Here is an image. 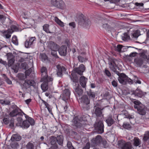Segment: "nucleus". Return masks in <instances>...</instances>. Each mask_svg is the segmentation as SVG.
I'll return each mask as SVG.
<instances>
[{
    "label": "nucleus",
    "mask_w": 149,
    "mask_h": 149,
    "mask_svg": "<svg viewBox=\"0 0 149 149\" xmlns=\"http://www.w3.org/2000/svg\"><path fill=\"white\" fill-rule=\"evenodd\" d=\"M20 126L24 128H27L29 127V123L27 120H24L21 123Z\"/></svg>",
    "instance_id": "obj_35"
},
{
    "label": "nucleus",
    "mask_w": 149,
    "mask_h": 149,
    "mask_svg": "<svg viewBox=\"0 0 149 149\" xmlns=\"http://www.w3.org/2000/svg\"><path fill=\"white\" fill-rule=\"evenodd\" d=\"M100 22L102 24V27L105 29L107 30L110 28V26L108 24V21L106 18L102 19Z\"/></svg>",
    "instance_id": "obj_24"
},
{
    "label": "nucleus",
    "mask_w": 149,
    "mask_h": 149,
    "mask_svg": "<svg viewBox=\"0 0 149 149\" xmlns=\"http://www.w3.org/2000/svg\"><path fill=\"white\" fill-rule=\"evenodd\" d=\"M72 125L77 128H80L82 126V121L78 118L77 116L74 117L72 120Z\"/></svg>",
    "instance_id": "obj_15"
},
{
    "label": "nucleus",
    "mask_w": 149,
    "mask_h": 149,
    "mask_svg": "<svg viewBox=\"0 0 149 149\" xmlns=\"http://www.w3.org/2000/svg\"><path fill=\"white\" fill-rule=\"evenodd\" d=\"M86 70V67L83 64H81L78 67L74 68L72 71L75 73L81 76L83 74V73Z\"/></svg>",
    "instance_id": "obj_10"
},
{
    "label": "nucleus",
    "mask_w": 149,
    "mask_h": 149,
    "mask_svg": "<svg viewBox=\"0 0 149 149\" xmlns=\"http://www.w3.org/2000/svg\"><path fill=\"white\" fill-rule=\"evenodd\" d=\"M77 58L79 61L81 63L86 62L88 60L85 56H82L81 55H79Z\"/></svg>",
    "instance_id": "obj_39"
},
{
    "label": "nucleus",
    "mask_w": 149,
    "mask_h": 149,
    "mask_svg": "<svg viewBox=\"0 0 149 149\" xmlns=\"http://www.w3.org/2000/svg\"><path fill=\"white\" fill-rule=\"evenodd\" d=\"M36 85V83L32 80L26 79L24 82L21 85L22 89L24 91L28 92L30 90L31 86H34Z\"/></svg>",
    "instance_id": "obj_5"
},
{
    "label": "nucleus",
    "mask_w": 149,
    "mask_h": 149,
    "mask_svg": "<svg viewBox=\"0 0 149 149\" xmlns=\"http://www.w3.org/2000/svg\"><path fill=\"white\" fill-rule=\"evenodd\" d=\"M41 76V80L48 81H53V79L50 77H49L47 74V70L46 67H42L40 69Z\"/></svg>",
    "instance_id": "obj_8"
},
{
    "label": "nucleus",
    "mask_w": 149,
    "mask_h": 149,
    "mask_svg": "<svg viewBox=\"0 0 149 149\" xmlns=\"http://www.w3.org/2000/svg\"><path fill=\"white\" fill-rule=\"evenodd\" d=\"M135 4L137 8H139V7H143L144 5L143 3H138L137 2Z\"/></svg>",
    "instance_id": "obj_63"
},
{
    "label": "nucleus",
    "mask_w": 149,
    "mask_h": 149,
    "mask_svg": "<svg viewBox=\"0 0 149 149\" xmlns=\"http://www.w3.org/2000/svg\"><path fill=\"white\" fill-rule=\"evenodd\" d=\"M104 73L108 77H110L111 76V73L110 71L106 68L104 70Z\"/></svg>",
    "instance_id": "obj_61"
},
{
    "label": "nucleus",
    "mask_w": 149,
    "mask_h": 149,
    "mask_svg": "<svg viewBox=\"0 0 149 149\" xmlns=\"http://www.w3.org/2000/svg\"><path fill=\"white\" fill-rule=\"evenodd\" d=\"M95 129L98 134H101L104 132V125L102 120L97 119L94 124Z\"/></svg>",
    "instance_id": "obj_6"
},
{
    "label": "nucleus",
    "mask_w": 149,
    "mask_h": 149,
    "mask_svg": "<svg viewBox=\"0 0 149 149\" xmlns=\"http://www.w3.org/2000/svg\"><path fill=\"white\" fill-rule=\"evenodd\" d=\"M43 30L47 33H50L49 29V25L47 24L44 25L43 26Z\"/></svg>",
    "instance_id": "obj_47"
},
{
    "label": "nucleus",
    "mask_w": 149,
    "mask_h": 149,
    "mask_svg": "<svg viewBox=\"0 0 149 149\" xmlns=\"http://www.w3.org/2000/svg\"><path fill=\"white\" fill-rule=\"evenodd\" d=\"M42 101L43 104L45 105L46 107L47 108L49 112L52 115H53V113L52 111V108L51 106L48 104L47 102L44 101V100H42Z\"/></svg>",
    "instance_id": "obj_36"
},
{
    "label": "nucleus",
    "mask_w": 149,
    "mask_h": 149,
    "mask_svg": "<svg viewBox=\"0 0 149 149\" xmlns=\"http://www.w3.org/2000/svg\"><path fill=\"white\" fill-rule=\"evenodd\" d=\"M102 141V136L100 135H97L95 138H93L91 140V144L93 146H96L98 145Z\"/></svg>",
    "instance_id": "obj_16"
},
{
    "label": "nucleus",
    "mask_w": 149,
    "mask_h": 149,
    "mask_svg": "<svg viewBox=\"0 0 149 149\" xmlns=\"http://www.w3.org/2000/svg\"><path fill=\"white\" fill-rule=\"evenodd\" d=\"M8 65L9 67L11 66L14 63L15 61L14 58L8 60Z\"/></svg>",
    "instance_id": "obj_52"
},
{
    "label": "nucleus",
    "mask_w": 149,
    "mask_h": 149,
    "mask_svg": "<svg viewBox=\"0 0 149 149\" xmlns=\"http://www.w3.org/2000/svg\"><path fill=\"white\" fill-rule=\"evenodd\" d=\"M56 138L58 144L62 146L63 141V136L62 135H60L57 136Z\"/></svg>",
    "instance_id": "obj_32"
},
{
    "label": "nucleus",
    "mask_w": 149,
    "mask_h": 149,
    "mask_svg": "<svg viewBox=\"0 0 149 149\" xmlns=\"http://www.w3.org/2000/svg\"><path fill=\"white\" fill-rule=\"evenodd\" d=\"M118 145L119 148L121 149H132V145L130 142H126L123 140L118 141Z\"/></svg>",
    "instance_id": "obj_9"
},
{
    "label": "nucleus",
    "mask_w": 149,
    "mask_h": 149,
    "mask_svg": "<svg viewBox=\"0 0 149 149\" xmlns=\"http://www.w3.org/2000/svg\"><path fill=\"white\" fill-rule=\"evenodd\" d=\"M79 100L81 107L83 109L86 110L90 109V100L87 95H83Z\"/></svg>",
    "instance_id": "obj_2"
},
{
    "label": "nucleus",
    "mask_w": 149,
    "mask_h": 149,
    "mask_svg": "<svg viewBox=\"0 0 149 149\" xmlns=\"http://www.w3.org/2000/svg\"><path fill=\"white\" fill-rule=\"evenodd\" d=\"M23 114L25 113L22 110L19 109L13 110L9 113V115L11 117H14L18 115L20 116H23Z\"/></svg>",
    "instance_id": "obj_12"
},
{
    "label": "nucleus",
    "mask_w": 149,
    "mask_h": 149,
    "mask_svg": "<svg viewBox=\"0 0 149 149\" xmlns=\"http://www.w3.org/2000/svg\"><path fill=\"white\" fill-rule=\"evenodd\" d=\"M27 75L26 74H24L22 73H20L18 75V78L20 80H23L26 79L27 77Z\"/></svg>",
    "instance_id": "obj_46"
},
{
    "label": "nucleus",
    "mask_w": 149,
    "mask_h": 149,
    "mask_svg": "<svg viewBox=\"0 0 149 149\" xmlns=\"http://www.w3.org/2000/svg\"><path fill=\"white\" fill-rule=\"evenodd\" d=\"M67 146L69 149H75L72 146V143L70 141H68V142Z\"/></svg>",
    "instance_id": "obj_53"
},
{
    "label": "nucleus",
    "mask_w": 149,
    "mask_h": 149,
    "mask_svg": "<svg viewBox=\"0 0 149 149\" xmlns=\"http://www.w3.org/2000/svg\"><path fill=\"white\" fill-rule=\"evenodd\" d=\"M55 22L61 26L63 27L64 26L63 23L57 17H55L54 18Z\"/></svg>",
    "instance_id": "obj_41"
},
{
    "label": "nucleus",
    "mask_w": 149,
    "mask_h": 149,
    "mask_svg": "<svg viewBox=\"0 0 149 149\" xmlns=\"http://www.w3.org/2000/svg\"><path fill=\"white\" fill-rule=\"evenodd\" d=\"M102 144L104 146V147H106L108 146V144L107 141L105 140H102L101 141Z\"/></svg>",
    "instance_id": "obj_62"
},
{
    "label": "nucleus",
    "mask_w": 149,
    "mask_h": 149,
    "mask_svg": "<svg viewBox=\"0 0 149 149\" xmlns=\"http://www.w3.org/2000/svg\"><path fill=\"white\" fill-rule=\"evenodd\" d=\"M3 33V36L5 37L6 38L8 39L11 37V35L8 34L9 33H11V31H9L8 30L7 31H1Z\"/></svg>",
    "instance_id": "obj_37"
},
{
    "label": "nucleus",
    "mask_w": 149,
    "mask_h": 149,
    "mask_svg": "<svg viewBox=\"0 0 149 149\" xmlns=\"http://www.w3.org/2000/svg\"><path fill=\"white\" fill-rule=\"evenodd\" d=\"M145 59L142 57H136L134 59V62L137 67H141L143 64Z\"/></svg>",
    "instance_id": "obj_25"
},
{
    "label": "nucleus",
    "mask_w": 149,
    "mask_h": 149,
    "mask_svg": "<svg viewBox=\"0 0 149 149\" xmlns=\"http://www.w3.org/2000/svg\"><path fill=\"white\" fill-rule=\"evenodd\" d=\"M118 61L116 59L112 58L109 59L108 64L110 70L119 75L120 73L119 71L117 70V68H118V66L116 63Z\"/></svg>",
    "instance_id": "obj_4"
},
{
    "label": "nucleus",
    "mask_w": 149,
    "mask_h": 149,
    "mask_svg": "<svg viewBox=\"0 0 149 149\" xmlns=\"http://www.w3.org/2000/svg\"><path fill=\"white\" fill-rule=\"evenodd\" d=\"M112 85L114 87H116L118 86V81L117 80H113L111 82Z\"/></svg>",
    "instance_id": "obj_60"
},
{
    "label": "nucleus",
    "mask_w": 149,
    "mask_h": 149,
    "mask_svg": "<svg viewBox=\"0 0 149 149\" xmlns=\"http://www.w3.org/2000/svg\"><path fill=\"white\" fill-rule=\"evenodd\" d=\"M27 64L25 62L22 63L21 64L20 67L23 69H26Z\"/></svg>",
    "instance_id": "obj_58"
},
{
    "label": "nucleus",
    "mask_w": 149,
    "mask_h": 149,
    "mask_svg": "<svg viewBox=\"0 0 149 149\" xmlns=\"http://www.w3.org/2000/svg\"><path fill=\"white\" fill-rule=\"evenodd\" d=\"M41 81H43V83L41 84V87L42 90L44 91H47L48 88V83H50L51 84H52V81H43L41 80Z\"/></svg>",
    "instance_id": "obj_23"
},
{
    "label": "nucleus",
    "mask_w": 149,
    "mask_h": 149,
    "mask_svg": "<svg viewBox=\"0 0 149 149\" xmlns=\"http://www.w3.org/2000/svg\"><path fill=\"white\" fill-rule=\"evenodd\" d=\"M119 77L118 78V80L119 83L123 85L126 84V79L127 76L123 73H122L119 74L118 75Z\"/></svg>",
    "instance_id": "obj_17"
},
{
    "label": "nucleus",
    "mask_w": 149,
    "mask_h": 149,
    "mask_svg": "<svg viewBox=\"0 0 149 149\" xmlns=\"http://www.w3.org/2000/svg\"><path fill=\"white\" fill-rule=\"evenodd\" d=\"M12 42L15 45H18V42L17 37L16 36H14L13 37L12 40Z\"/></svg>",
    "instance_id": "obj_45"
},
{
    "label": "nucleus",
    "mask_w": 149,
    "mask_h": 149,
    "mask_svg": "<svg viewBox=\"0 0 149 149\" xmlns=\"http://www.w3.org/2000/svg\"><path fill=\"white\" fill-rule=\"evenodd\" d=\"M131 102L134 104V107L137 110V112L141 115L146 114L147 110V107L139 100L135 99H132Z\"/></svg>",
    "instance_id": "obj_1"
},
{
    "label": "nucleus",
    "mask_w": 149,
    "mask_h": 149,
    "mask_svg": "<svg viewBox=\"0 0 149 149\" xmlns=\"http://www.w3.org/2000/svg\"><path fill=\"white\" fill-rule=\"evenodd\" d=\"M90 148V144L89 142H87L85 146L82 149H89Z\"/></svg>",
    "instance_id": "obj_64"
},
{
    "label": "nucleus",
    "mask_w": 149,
    "mask_h": 149,
    "mask_svg": "<svg viewBox=\"0 0 149 149\" xmlns=\"http://www.w3.org/2000/svg\"><path fill=\"white\" fill-rule=\"evenodd\" d=\"M50 4L52 6L61 9H63L65 6L62 0H50Z\"/></svg>",
    "instance_id": "obj_7"
},
{
    "label": "nucleus",
    "mask_w": 149,
    "mask_h": 149,
    "mask_svg": "<svg viewBox=\"0 0 149 149\" xmlns=\"http://www.w3.org/2000/svg\"><path fill=\"white\" fill-rule=\"evenodd\" d=\"M58 50H53L51 52V54L55 58H58V56L57 54V51Z\"/></svg>",
    "instance_id": "obj_51"
},
{
    "label": "nucleus",
    "mask_w": 149,
    "mask_h": 149,
    "mask_svg": "<svg viewBox=\"0 0 149 149\" xmlns=\"http://www.w3.org/2000/svg\"><path fill=\"white\" fill-rule=\"evenodd\" d=\"M88 79L84 76H81L79 79V82L83 88H85Z\"/></svg>",
    "instance_id": "obj_27"
},
{
    "label": "nucleus",
    "mask_w": 149,
    "mask_h": 149,
    "mask_svg": "<svg viewBox=\"0 0 149 149\" xmlns=\"http://www.w3.org/2000/svg\"><path fill=\"white\" fill-rule=\"evenodd\" d=\"M138 54V53L136 52H133L131 53L129 55H127L126 56V57L127 58H128L130 57H134L136 56V54Z\"/></svg>",
    "instance_id": "obj_50"
},
{
    "label": "nucleus",
    "mask_w": 149,
    "mask_h": 149,
    "mask_svg": "<svg viewBox=\"0 0 149 149\" xmlns=\"http://www.w3.org/2000/svg\"><path fill=\"white\" fill-rule=\"evenodd\" d=\"M77 19L79 25L84 27L88 28L91 24L88 18L82 14L78 16Z\"/></svg>",
    "instance_id": "obj_3"
},
{
    "label": "nucleus",
    "mask_w": 149,
    "mask_h": 149,
    "mask_svg": "<svg viewBox=\"0 0 149 149\" xmlns=\"http://www.w3.org/2000/svg\"><path fill=\"white\" fill-rule=\"evenodd\" d=\"M132 35L133 37L137 38L140 35V32L139 30L133 31Z\"/></svg>",
    "instance_id": "obj_38"
},
{
    "label": "nucleus",
    "mask_w": 149,
    "mask_h": 149,
    "mask_svg": "<svg viewBox=\"0 0 149 149\" xmlns=\"http://www.w3.org/2000/svg\"><path fill=\"white\" fill-rule=\"evenodd\" d=\"M56 67L57 69L56 73L57 75L59 77H62L63 75V72H65L66 70L65 68L59 65H57Z\"/></svg>",
    "instance_id": "obj_14"
},
{
    "label": "nucleus",
    "mask_w": 149,
    "mask_h": 149,
    "mask_svg": "<svg viewBox=\"0 0 149 149\" xmlns=\"http://www.w3.org/2000/svg\"><path fill=\"white\" fill-rule=\"evenodd\" d=\"M76 74L74 72L72 71L71 76H70V78L71 81L75 83H78L79 81V78Z\"/></svg>",
    "instance_id": "obj_29"
},
{
    "label": "nucleus",
    "mask_w": 149,
    "mask_h": 149,
    "mask_svg": "<svg viewBox=\"0 0 149 149\" xmlns=\"http://www.w3.org/2000/svg\"><path fill=\"white\" fill-rule=\"evenodd\" d=\"M87 95L89 98L94 100L95 97L96 93L95 92L90 89L86 91Z\"/></svg>",
    "instance_id": "obj_28"
},
{
    "label": "nucleus",
    "mask_w": 149,
    "mask_h": 149,
    "mask_svg": "<svg viewBox=\"0 0 149 149\" xmlns=\"http://www.w3.org/2000/svg\"><path fill=\"white\" fill-rule=\"evenodd\" d=\"M127 83H129L130 84H133V81L131 79L128 77L127 76V78L126 79V84Z\"/></svg>",
    "instance_id": "obj_59"
},
{
    "label": "nucleus",
    "mask_w": 149,
    "mask_h": 149,
    "mask_svg": "<svg viewBox=\"0 0 149 149\" xmlns=\"http://www.w3.org/2000/svg\"><path fill=\"white\" fill-rule=\"evenodd\" d=\"M123 46L120 45H117V47L116 48L115 50L116 51L120 52Z\"/></svg>",
    "instance_id": "obj_56"
},
{
    "label": "nucleus",
    "mask_w": 149,
    "mask_h": 149,
    "mask_svg": "<svg viewBox=\"0 0 149 149\" xmlns=\"http://www.w3.org/2000/svg\"><path fill=\"white\" fill-rule=\"evenodd\" d=\"M51 143L52 145L55 144L57 142V139L56 137L54 136H52L50 137Z\"/></svg>",
    "instance_id": "obj_43"
},
{
    "label": "nucleus",
    "mask_w": 149,
    "mask_h": 149,
    "mask_svg": "<svg viewBox=\"0 0 149 149\" xmlns=\"http://www.w3.org/2000/svg\"><path fill=\"white\" fill-rule=\"evenodd\" d=\"M135 48L137 49H138L139 51L141 52L139 54V55L140 56V57L143 58L144 59H145L147 58V56L146 55V53L147 52L146 51L142 49H138L136 48Z\"/></svg>",
    "instance_id": "obj_30"
},
{
    "label": "nucleus",
    "mask_w": 149,
    "mask_h": 149,
    "mask_svg": "<svg viewBox=\"0 0 149 149\" xmlns=\"http://www.w3.org/2000/svg\"><path fill=\"white\" fill-rule=\"evenodd\" d=\"M26 149H34V145L31 142H29L26 146Z\"/></svg>",
    "instance_id": "obj_44"
},
{
    "label": "nucleus",
    "mask_w": 149,
    "mask_h": 149,
    "mask_svg": "<svg viewBox=\"0 0 149 149\" xmlns=\"http://www.w3.org/2000/svg\"><path fill=\"white\" fill-rule=\"evenodd\" d=\"M146 94V93L143 92L139 89H137L135 91H133L132 92V94L134 95L135 96L141 97Z\"/></svg>",
    "instance_id": "obj_26"
},
{
    "label": "nucleus",
    "mask_w": 149,
    "mask_h": 149,
    "mask_svg": "<svg viewBox=\"0 0 149 149\" xmlns=\"http://www.w3.org/2000/svg\"><path fill=\"white\" fill-rule=\"evenodd\" d=\"M122 127L124 129L130 130L132 128V126L128 122H124L123 123Z\"/></svg>",
    "instance_id": "obj_40"
},
{
    "label": "nucleus",
    "mask_w": 149,
    "mask_h": 149,
    "mask_svg": "<svg viewBox=\"0 0 149 149\" xmlns=\"http://www.w3.org/2000/svg\"><path fill=\"white\" fill-rule=\"evenodd\" d=\"M105 121L109 127L111 126L115 122V121L111 115H109L107 117L105 118Z\"/></svg>",
    "instance_id": "obj_20"
},
{
    "label": "nucleus",
    "mask_w": 149,
    "mask_h": 149,
    "mask_svg": "<svg viewBox=\"0 0 149 149\" xmlns=\"http://www.w3.org/2000/svg\"><path fill=\"white\" fill-rule=\"evenodd\" d=\"M33 68L31 67L28 70H26L25 72L26 75L27 76H29L30 74L31 73V72L33 71Z\"/></svg>",
    "instance_id": "obj_49"
},
{
    "label": "nucleus",
    "mask_w": 149,
    "mask_h": 149,
    "mask_svg": "<svg viewBox=\"0 0 149 149\" xmlns=\"http://www.w3.org/2000/svg\"><path fill=\"white\" fill-rule=\"evenodd\" d=\"M96 105L94 107V111L93 114H95L97 117L103 116L102 111L104 108L97 107Z\"/></svg>",
    "instance_id": "obj_13"
},
{
    "label": "nucleus",
    "mask_w": 149,
    "mask_h": 149,
    "mask_svg": "<svg viewBox=\"0 0 149 149\" xmlns=\"http://www.w3.org/2000/svg\"><path fill=\"white\" fill-rule=\"evenodd\" d=\"M7 59L8 60L14 58V56L12 53H9L6 54Z\"/></svg>",
    "instance_id": "obj_48"
},
{
    "label": "nucleus",
    "mask_w": 149,
    "mask_h": 149,
    "mask_svg": "<svg viewBox=\"0 0 149 149\" xmlns=\"http://www.w3.org/2000/svg\"><path fill=\"white\" fill-rule=\"evenodd\" d=\"M73 92L76 97L82 96L83 93V91L79 84L74 88Z\"/></svg>",
    "instance_id": "obj_11"
},
{
    "label": "nucleus",
    "mask_w": 149,
    "mask_h": 149,
    "mask_svg": "<svg viewBox=\"0 0 149 149\" xmlns=\"http://www.w3.org/2000/svg\"><path fill=\"white\" fill-rule=\"evenodd\" d=\"M40 58L43 62L47 60L48 57L46 54L45 53H41L40 55Z\"/></svg>",
    "instance_id": "obj_42"
},
{
    "label": "nucleus",
    "mask_w": 149,
    "mask_h": 149,
    "mask_svg": "<svg viewBox=\"0 0 149 149\" xmlns=\"http://www.w3.org/2000/svg\"><path fill=\"white\" fill-rule=\"evenodd\" d=\"M6 19V17L5 16H4L3 15L0 14V21L2 23H3Z\"/></svg>",
    "instance_id": "obj_57"
},
{
    "label": "nucleus",
    "mask_w": 149,
    "mask_h": 149,
    "mask_svg": "<svg viewBox=\"0 0 149 149\" xmlns=\"http://www.w3.org/2000/svg\"><path fill=\"white\" fill-rule=\"evenodd\" d=\"M70 95V93L69 90L68 89H65L64 90L62 95V99L65 101L69 98Z\"/></svg>",
    "instance_id": "obj_21"
},
{
    "label": "nucleus",
    "mask_w": 149,
    "mask_h": 149,
    "mask_svg": "<svg viewBox=\"0 0 149 149\" xmlns=\"http://www.w3.org/2000/svg\"><path fill=\"white\" fill-rule=\"evenodd\" d=\"M21 139V137L18 134H13L11 138V140L12 141H19Z\"/></svg>",
    "instance_id": "obj_31"
},
{
    "label": "nucleus",
    "mask_w": 149,
    "mask_h": 149,
    "mask_svg": "<svg viewBox=\"0 0 149 149\" xmlns=\"http://www.w3.org/2000/svg\"><path fill=\"white\" fill-rule=\"evenodd\" d=\"M48 48L52 51L53 50H58L59 46L54 42L50 41L48 44Z\"/></svg>",
    "instance_id": "obj_19"
},
{
    "label": "nucleus",
    "mask_w": 149,
    "mask_h": 149,
    "mask_svg": "<svg viewBox=\"0 0 149 149\" xmlns=\"http://www.w3.org/2000/svg\"><path fill=\"white\" fill-rule=\"evenodd\" d=\"M67 47L66 45H62L58 47V50L59 54L61 56H65L67 53Z\"/></svg>",
    "instance_id": "obj_18"
},
{
    "label": "nucleus",
    "mask_w": 149,
    "mask_h": 149,
    "mask_svg": "<svg viewBox=\"0 0 149 149\" xmlns=\"http://www.w3.org/2000/svg\"><path fill=\"white\" fill-rule=\"evenodd\" d=\"M130 36L127 34V33H124V35L123 37V40H126L127 39L130 38Z\"/></svg>",
    "instance_id": "obj_54"
},
{
    "label": "nucleus",
    "mask_w": 149,
    "mask_h": 149,
    "mask_svg": "<svg viewBox=\"0 0 149 149\" xmlns=\"http://www.w3.org/2000/svg\"><path fill=\"white\" fill-rule=\"evenodd\" d=\"M36 38L35 37H32L29 40H27L25 43V46L26 47L28 48L30 47L32 45L34 42L36 41Z\"/></svg>",
    "instance_id": "obj_22"
},
{
    "label": "nucleus",
    "mask_w": 149,
    "mask_h": 149,
    "mask_svg": "<svg viewBox=\"0 0 149 149\" xmlns=\"http://www.w3.org/2000/svg\"><path fill=\"white\" fill-rule=\"evenodd\" d=\"M133 145L134 146H139L141 144V141L140 139L137 137H135L133 140Z\"/></svg>",
    "instance_id": "obj_33"
},
{
    "label": "nucleus",
    "mask_w": 149,
    "mask_h": 149,
    "mask_svg": "<svg viewBox=\"0 0 149 149\" xmlns=\"http://www.w3.org/2000/svg\"><path fill=\"white\" fill-rule=\"evenodd\" d=\"M3 121L4 123L6 125L8 124L10 122V119L9 117L8 118H4L3 119Z\"/></svg>",
    "instance_id": "obj_55"
},
{
    "label": "nucleus",
    "mask_w": 149,
    "mask_h": 149,
    "mask_svg": "<svg viewBox=\"0 0 149 149\" xmlns=\"http://www.w3.org/2000/svg\"><path fill=\"white\" fill-rule=\"evenodd\" d=\"M24 115H25L26 119L27 121H28L29 123V126L30 125H34L35 122L33 118L28 116L25 114Z\"/></svg>",
    "instance_id": "obj_34"
}]
</instances>
